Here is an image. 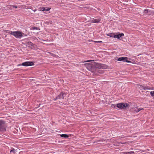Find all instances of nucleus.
Wrapping results in <instances>:
<instances>
[{
  "instance_id": "obj_17",
  "label": "nucleus",
  "mask_w": 154,
  "mask_h": 154,
  "mask_svg": "<svg viewBox=\"0 0 154 154\" xmlns=\"http://www.w3.org/2000/svg\"><path fill=\"white\" fill-rule=\"evenodd\" d=\"M12 32H13L12 31H8V33L9 34H10L11 35H12V34L11 33Z\"/></svg>"
},
{
  "instance_id": "obj_21",
  "label": "nucleus",
  "mask_w": 154,
  "mask_h": 154,
  "mask_svg": "<svg viewBox=\"0 0 154 154\" xmlns=\"http://www.w3.org/2000/svg\"><path fill=\"white\" fill-rule=\"evenodd\" d=\"M11 5L13 7L15 8H17V6H14V5Z\"/></svg>"
},
{
  "instance_id": "obj_14",
  "label": "nucleus",
  "mask_w": 154,
  "mask_h": 154,
  "mask_svg": "<svg viewBox=\"0 0 154 154\" xmlns=\"http://www.w3.org/2000/svg\"><path fill=\"white\" fill-rule=\"evenodd\" d=\"M134 152L133 151L129 152H125L124 153L125 154H132V153H134Z\"/></svg>"
},
{
  "instance_id": "obj_20",
  "label": "nucleus",
  "mask_w": 154,
  "mask_h": 154,
  "mask_svg": "<svg viewBox=\"0 0 154 154\" xmlns=\"http://www.w3.org/2000/svg\"><path fill=\"white\" fill-rule=\"evenodd\" d=\"M32 29L33 30H34V29H38V28L37 27H33L32 28Z\"/></svg>"
},
{
  "instance_id": "obj_10",
  "label": "nucleus",
  "mask_w": 154,
  "mask_h": 154,
  "mask_svg": "<svg viewBox=\"0 0 154 154\" xmlns=\"http://www.w3.org/2000/svg\"><path fill=\"white\" fill-rule=\"evenodd\" d=\"M106 35L110 36L112 37L115 38V33H108Z\"/></svg>"
},
{
  "instance_id": "obj_1",
  "label": "nucleus",
  "mask_w": 154,
  "mask_h": 154,
  "mask_svg": "<svg viewBox=\"0 0 154 154\" xmlns=\"http://www.w3.org/2000/svg\"><path fill=\"white\" fill-rule=\"evenodd\" d=\"M11 33L12 35L14 36L17 38H20L21 37H23L24 35V33L18 31H14Z\"/></svg>"
},
{
  "instance_id": "obj_16",
  "label": "nucleus",
  "mask_w": 154,
  "mask_h": 154,
  "mask_svg": "<svg viewBox=\"0 0 154 154\" xmlns=\"http://www.w3.org/2000/svg\"><path fill=\"white\" fill-rule=\"evenodd\" d=\"M137 86L138 88H141L142 89L143 87V86L142 85H138Z\"/></svg>"
},
{
  "instance_id": "obj_19",
  "label": "nucleus",
  "mask_w": 154,
  "mask_h": 154,
  "mask_svg": "<svg viewBox=\"0 0 154 154\" xmlns=\"http://www.w3.org/2000/svg\"><path fill=\"white\" fill-rule=\"evenodd\" d=\"M14 150H15L14 149H12L11 150L10 152H14Z\"/></svg>"
},
{
  "instance_id": "obj_15",
  "label": "nucleus",
  "mask_w": 154,
  "mask_h": 154,
  "mask_svg": "<svg viewBox=\"0 0 154 154\" xmlns=\"http://www.w3.org/2000/svg\"><path fill=\"white\" fill-rule=\"evenodd\" d=\"M150 94L152 96H154V91H151L150 92Z\"/></svg>"
},
{
  "instance_id": "obj_18",
  "label": "nucleus",
  "mask_w": 154,
  "mask_h": 154,
  "mask_svg": "<svg viewBox=\"0 0 154 154\" xmlns=\"http://www.w3.org/2000/svg\"><path fill=\"white\" fill-rule=\"evenodd\" d=\"M94 42L96 43H100L102 42L101 41H94Z\"/></svg>"
},
{
  "instance_id": "obj_2",
  "label": "nucleus",
  "mask_w": 154,
  "mask_h": 154,
  "mask_svg": "<svg viewBox=\"0 0 154 154\" xmlns=\"http://www.w3.org/2000/svg\"><path fill=\"white\" fill-rule=\"evenodd\" d=\"M34 65V63L32 61H26L23 63L21 64H19L17 65V66H32Z\"/></svg>"
},
{
  "instance_id": "obj_7",
  "label": "nucleus",
  "mask_w": 154,
  "mask_h": 154,
  "mask_svg": "<svg viewBox=\"0 0 154 154\" xmlns=\"http://www.w3.org/2000/svg\"><path fill=\"white\" fill-rule=\"evenodd\" d=\"M100 21V19L99 18L98 19H93L91 20V22L93 23H98Z\"/></svg>"
},
{
  "instance_id": "obj_13",
  "label": "nucleus",
  "mask_w": 154,
  "mask_h": 154,
  "mask_svg": "<svg viewBox=\"0 0 154 154\" xmlns=\"http://www.w3.org/2000/svg\"><path fill=\"white\" fill-rule=\"evenodd\" d=\"M62 137H69V136L67 134H62L60 136Z\"/></svg>"
},
{
  "instance_id": "obj_5",
  "label": "nucleus",
  "mask_w": 154,
  "mask_h": 154,
  "mask_svg": "<svg viewBox=\"0 0 154 154\" xmlns=\"http://www.w3.org/2000/svg\"><path fill=\"white\" fill-rule=\"evenodd\" d=\"M66 94H63L62 93H61L57 96L56 98L54 99V100H55L58 99H60L62 98H63L64 97L66 96Z\"/></svg>"
},
{
  "instance_id": "obj_9",
  "label": "nucleus",
  "mask_w": 154,
  "mask_h": 154,
  "mask_svg": "<svg viewBox=\"0 0 154 154\" xmlns=\"http://www.w3.org/2000/svg\"><path fill=\"white\" fill-rule=\"evenodd\" d=\"M51 8L48 7H42L41 8V10L42 11H48L50 9H51Z\"/></svg>"
},
{
  "instance_id": "obj_24",
  "label": "nucleus",
  "mask_w": 154,
  "mask_h": 154,
  "mask_svg": "<svg viewBox=\"0 0 154 154\" xmlns=\"http://www.w3.org/2000/svg\"><path fill=\"white\" fill-rule=\"evenodd\" d=\"M113 106H114V107H115V106H114V105H113Z\"/></svg>"
},
{
  "instance_id": "obj_8",
  "label": "nucleus",
  "mask_w": 154,
  "mask_h": 154,
  "mask_svg": "<svg viewBox=\"0 0 154 154\" xmlns=\"http://www.w3.org/2000/svg\"><path fill=\"white\" fill-rule=\"evenodd\" d=\"M142 89H143V90H152V89H153V88L151 87H149L148 86H143V87Z\"/></svg>"
},
{
  "instance_id": "obj_6",
  "label": "nucleus",
  "mask_w": 154,
  "mask_h": 154,
  "mask_svg": "<svg viewBox=\"0 0 154 154\" xmlns=\"http://www.w3.org/2000/svg\"><path fill=\"white\" fill-rule=\"evenodd\" d=\"M124 36V34L123 33H119L116 35L115 34L114 38L120 39L121 37Z\"/></svg>"
},
{
  "instance_id": "obj_22",
  "label": "nucleus",
  "mask_w": 154,
  "mask_h": 154,
  "mask_svg": "<svg viewBox=\"0 0 154 154\" xmlns=\"http://www.w3.org/2000/svg\"><path fill=\"white\" fill-rule=\"evenodd\" d=\"M92 60H87L85 61L84 62H90V61H91Z\"/></svg>"
},
{
  "instance_id": "obj_12",
  "label": "nucleus",
  "mask_w": 154,
  "mask_h": 154,
  "mask_svg": "<svg viewBox=\"0 0 154 154\" xmlns=\"http://www.w3.org/2000/svg\"><path fill=\"white\" fill-rule=\"evenodd\" d=\"M142 109H143L141 108H137L135 109V111L136 112H139L140 110H142Z\"/></svg>"
},
{
  "instance_id": "obj_23",
  "label": "nucleus",
  "mask_w": 154,
  "mask_h": 154,
  "mask_svg": "<svg viewBox=\"0 0 154 154\" xmlns=\"http://www.w3.org/2000/svg\"><path fill=\"white\" fill-rule=\"evenodd\" d=\"M127 143V142H125L124 143H121V144H125V143Z\"/></svg>"
},
{
  "instance_id": "obj_4",
  "label": "nucleus",
  "mask_w": 154,
  "mask_h": 154,
  "mask_svg": "<svg viewBox=\"0 0 154 154\" xmlns=\"http://www.w3.org/2000/svg\"><path fill=\"white\" fill-rule=\"evenodd\" d=\"M128 58L127 57H122L118 58L117 60L119 61H122L124 62H126L127 63L131 62L130 61L128 60Z\"/></svg>"
},
{
  "instance_id": "obj_11",
  "label": "nucleus",
  "mask_w": 154,
  "mask_h": 154,
  "mask_svg": "<svg viewBox=\"0 0 154 154\" xmlns=\"http://www.w3.org/2000/svg\"><path fill=\"white\" fill-rule=\"evenodd\" d=\"M4 122L3 121H0V131H1L2 127H3Z\"/></svg>"
},
{
  "instance_id": "obj_3",
  "label": "nucleus",
  "mask_w": 154,
  "mask_h": 154,
  "mask_svg": "<svg viewBox=\"0 0 154 154\" xmlns=\"http://www.w3.org/2000/svg\"><path fill=\"white\" fill-rule=\"evenodd\" d=\"M129 105V104L127 103H118L116 105L117 107L120 109H125Z\"/></svg>"
}]
</instances>
